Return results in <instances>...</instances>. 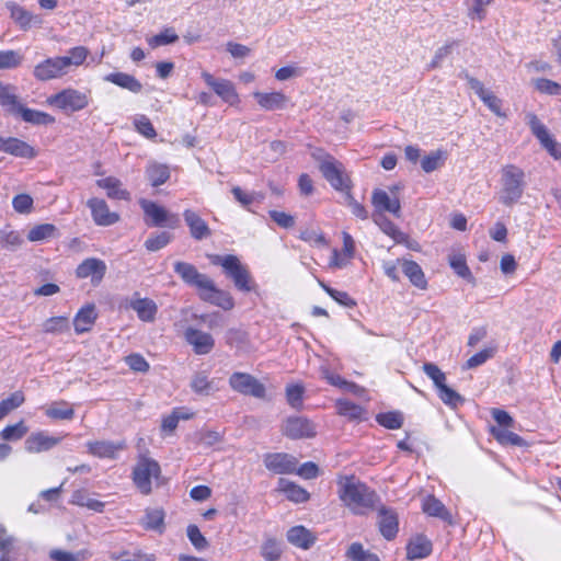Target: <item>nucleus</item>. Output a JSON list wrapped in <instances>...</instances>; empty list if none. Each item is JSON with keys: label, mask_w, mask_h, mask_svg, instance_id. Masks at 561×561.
<instances>
[{"label": "nucleus", "mask_w": 561, "mask_h": 561, "mask_svg": "<svg viewBox=\"0 0 561 561\" xmlns=\"http://www.w3.org/2000/svg\"><path fill=\"white\" fill-rule=\"evenodd\" d=\"M7 112L11 115L19 116L25 123L33 125H51L55 123V117L50 114L25 107L15 93L7 108Z\"/></svg>", "instance_id": "nucleus-10"}, {"label": "nucleus", "mask_w": 561, "mask_h": 561, "mask_svg": "<svg viewBox=\"0 0 561 561\" xmlns=\"http://www.w3.org/2000/svg\"><path fill=\"white\" fill-rule=\"evenodd\" d=\"M282 547L280 543L272 538H268L264 541L261 548V556L266 561H277L282 557Z\"/></svg>", "instance_id": "nucleus-56"}, {"label": "nucleus", "mask_w": 561, "mask_h": 561, "mask_svg": "<svg viewBox=\"0 0 561 561\" xmlns=\"http://www.w3.org/2000/svg\"><path fill=\"white\" fill-rule=\"evenodd\" d=\"M374 222L381 229V231L393 239L397 243L405 241L407 236L403 233L390 219L383 214H373Z\"/></svg>", "instance_id": "nucleus-37"}, {"label": "nucleus", "mask_w": 561, "mask_h": 561, "mask_svg": "<svg viewBox=\"0 0 561 561\" xmlns=\"http://www.w3.org/2000/svg\"><path fill=\"white\" fill-rule=\"evenodd\" d=\"M318 283L321 286V288H323V290L340 305H342L344 307H350V308H352L356 305L354 299L346 291H340V290L333 289L320 279H318Z\"/></svg>", "instance_id": "nucleus-57"}, {"label": "nucleus", "mask_w": 561, "mask_h": 561, "mask_svg": "<svg viewBox=\"0 0 561 561\" xmlns=\"http://www.w3.org/2000/svg\"><path fill=\"white\" fill-rule=\"evenodd\" d=\"M48 103L65 112H78L89 105V95L76 89H65L48 98Z\"/></svg>", "instance_id": "nucleus-6"}, {"label": "nucleus", "mask_w": 561, "mask_h": 561, "mask_svg": "<svg viewBox=\"0 0 561 561\" xmlns=\"http://www.w3.org/2000/svg\"><path fill=\"white\" fill-rule=\"evenodd\" d=\"M346 558L348 561H380L377 554L365 550L359 542H353L348 547Z\"/></svg>", "instance_id": "nucleus-50"}, {"label": "nucleus", "mask_w": 561, "mask_h": 561, "mask_svg": "<svg viewBox=\"0 0 561 561\" xmlns=\"http://www.w3.org/2000/svg\"><path fill=\"white\" fill-rule=\"evenodd\" d=\"M184 335L186 342L193 346L194 352L198 355H206L210 353L215 346L213 336L201 330L188 328Z\"/></svg>", "instance_id": "nucleus-24"}, {"label": "nucleus", "mask_w": 561, "mask_h": 561, "mask_svg": "<svg viewBox=\"0 0 561 561\" xmlns=\"http://www.w3.org/2000/svg\"><path fill=\"white\" fill-rule=\"evenodd\" d=\"M525 188V172L519 167L506 164L501 169L500 203L505 206H513L522 198Z\"/></svg>", "instance_id": "nucleus-2"}, {"label": "nucleus", "mask_w": 561, "mask_h": 561, "mask_svg": "<svg viewBox=\"0 0 561 561\" xmlns=\"http://www.w3.org/2000/svg\"><path fill=\"white\" fill-rule=\"evenodd\" d=\"M287 540L300 549H309L316 541V536L304 526H294L287 531Z\"/></svg>", "instance_id": "nucleus-33"}, {"label": "nucleus", "mask_w": 561, "mask_h": 561, "mask_svg": "<svg viewBox=\"0 0 561 561\" xmlns=\"http://www.w3.org/2000/svg\"><path fill=\"white\" fill-rule=\"evenodd\" d=\"M171 240H172V234L167 231L154 233V234H151L145 241V248L149 252H156V251H159V250L163 249L164 247H167L171 242Z\"/></svg>", "instance_id": "nucleus-54"}, {"label": "nucleus", "mask_w": 561, "mask_h": 561, "mask_svg": "<svg viewBox=\"0 0 561 561\" xmlns=\"http://www.w3.org/2000/svg\"><path fill=\"white\" fill-rule=\"evenodd\" d=\"M210 262L224 268L226 276L233 282L238 290L249 293L256 288L248 266L242 264L238 256L216 254L210 256Z\"/></svg>", "instance_id": "nucleus-3"}, {"label": "nucleus", "mask_w": 561, "mask_h": 561, "mask_svg": "<svg viewBox=\"0 0 561 561\" xmlns=\"http://www.w3.org/2000/svg\"><path fill=\"white\" fill-rule=\"evenodd\" d=\"M179 36L173 27H164L159 34L147 38V43L151 48L170 45L178 42Z\"/></svg>", "instance_id": "nucleus-48"}, {"label": "nucleus", "mask_w": 561, "mask_h": 561, "mask_svg": "<svg viewBox=\"0 0 561 561\" xmlns=\"http://www.w3.org/2000/svg\"><path fill=\"white\" fill-rule=\"evenodd\" d=\"M183 217L193 239L201 241L211 236L207 222L194 210L185 209Z\"/></svg>", "instance_id": "nucleus-25"}, {"label": "nucleus", "mask_w": 561, "mask_h": 561, "mask_svg": "<svg viewBox=\"0 0 561 561\" xmlns=\"http://www.w3.org/2000/svg\"><path fill=\"white\" fill-rule=\"evenodd\" d=\"M378 525L381 535L387 539L391 540L397 536L398 533V516L394 511L386 508L385 506L379 508Z\"/></svg>", "instance_id": "nucleus-27"}, {"label": "nucleus", "mask_w": 561, "mask_h": 561, "mask_svg": "<svg viewBox=\"0 0 561 561\" xmlns=\"http://www.w3.org/2000/svg\"><path fill=\"white\" fill-rule=\"evenodd\" d=\"M438 397L446 405L451 408H457L463 402L462 397L447 385L438 390Z\"/></svg>", "instance_id": "nucleus-64"}, {"label": "nucleus", "mask_w": 561, "mask_h": 561, "mask_svg": "<svg viewBox=\"0 0 561 561\" xmlns=\"http://www.w3.org/2000/svg\"><path fill=\"white\" fill-rule=\"evenodd\" d=\"M337 495L341 502L355 515L373 510L378 495L354 476H339Z\"/></svg>", "instance_id": "nucleus-1"}, {"label": "nucleus", "mask_w": 561, "mask_h": 561, "mask_svg": "<svg viewBox=\"0 0 561 561\" xmlns=\"http://www.w3.org/2000/svg\"><path fill=\"white\" fill-rule=\"evenodd\" d=\"M402 271L410 282L420 289H426L427 280L421 266L414 261H403Z\"/></svg>", "instance_id": "nucleus-38"}, {"label": "nucleus", "mask_w": 561, "mask_h": 561, "mask_svg": "<svg viewBox=\"0 0 561 561\" xmlns=\"http://www.w3.org/2000/svg\"><path fill=\"white\" fill-rule=\"evenodd\" d=\"M96 319V312L93 305H88L83 308H81L75 319H73V325L75 331L78 334H82L84 332H88L91 330L94 321Z\"/></svg>", "instance_id": "nucleus-35"}, {"label": "nucleus", "mask_w": 561, "mask_h": 561, "mask_svg": "<svg viewBox=\"0 0 561 561\" xmlns=\"http://www.w3.org/2000/svg\"><path fill=\"white\" fill-rule=\"evenodd\" d=\"M422 508L424 513L430 516L438 517L448 524H453V517L446 506L435 496L427 495L424 497L422 503Z\"/></svg>", "instance_id": "nucleus-34"}, {"label": "nucleus", "mask_w": 561, "mask_h": 561, "mask_svg": "<svg viewBox=\"0 0 561 561\" xmlns=\"http://www.w3.org/2000/svg\"><path fill=\"white\" fill-rule=\"evenodd\" d=\"M305 389L301 385H290L286 388V399L288 404L294 409H300L302 407Z\"/></svg>", "instance_id": "nucleus-63"}, {"label": "nucleus", "mask_w": 561, "mask_h": 561, "mask_svg": "<svg viewBox=\"0 0 561 561\" xmlns=\"http://www.w3.org/2000/svg\"><path fill=\"white\" fill-rule=\"evenodd\" d=\"M129 307L137 313V317L144 322H153L158 312L157 304L149 298H134Z\"/></svg>", "instance_id": "nucleus-29"}, {"label": "nucleus", "mask_w": 561, "mask_h": 561, "mask_svg": "<svg viewBox=\"0 0 561 561\" xmlns=\"http://www.w3.org/2000/svg\"><path fill=\"white\" fill-rule=\"evenodd\" d=\"M376 420L381 426L389 430L400 428L403 424V417L399 412L380 413Z\"/></svg>", "instance_id": "nucleus-60"}, {"label": "nucleus", "mask_w": 561, "mask_h": 561, "mask_svg": "<svg viewBox=\"0 0 561 561\" xmlns=\"http://www.w3.org/2000/svg\"><path fill=\"white\" fill-rule=\"evenodd\" d=\"M508 428L510 427L502 428L497 426H492L490 428V432L501 445L524 446V438L517 435L516 433L511 432Z\"/></svg>", "instance_id": "nucleus-41"}, {"label": "nucleus", "mask_w": 561, "mask_h": 561, "mask_svg": "<svg viewBox=\"0 0 561 561\" xmlns=\"http://www.w3.org/2000/svg\"><path fill=\"white\" fill-rule=\"evenodd\" d=\"M104 80L133 93L142 91L141 82L133 75L126 72H112L104 77Z\"/></svg>", "instance_id": "nucleus-32"}, {"label": "nucleus", "mask_w": 561, "mask_h": 561, "mask_svg": "<svg viewBox=\"0 0 561 561\" xmlns=\"http://www.w3.org/2000/svg\"><path fill=\"white\" fill-rule=\"evenodd\" d=\"M460 77L467 80L468 85L474 91L480 100L499 117H505L502 111V100L499 99L492 91L484 88L483 83L471 77L468 72L460 73Z\"/></svg>", "instance_id": "nucleus-12"}, {"label": "nucleus", "mask_w": 561, "mask_h": 561, "mask_svg": "<svg viewBox=\"0 0 561 561\" xmlns=\"http://www.w3.org/2000/svg\"><path fill=\"white\" fill-rule=\"evenodd\" d=\"M107 271L105 262L98 257L83 260L76 268L75 274L79 279L90 278L93 286L102 283Z\"/></svg>", "instance_id": "nucleus-14"}, {"label": "nucleus", "mask_w": 561, "mask_h": 561, "mask_svg": "<svg viewBox=\"0 0 561 561\" xmlns=\"http://www.w3.org/2000/svg\"><path fill=\"white\" fill-rule=\"evenodd\" d=\"M24 394L21 391H15L7 399H3L0 402V420L3 419L12 410L19 408L24 402Z\"/></svg>", "instance_id": "nucleus-58"}, {"label": "nucleus", "mask_w": 561, "mask_h": 561, "mask_svg": "<svg viewBox=\"0 0 561 561\" xmlns=\"http://www.w3.org/2000/svg\"><path fill=\"white\" fill-rule=\"evenodd\" d=\"M160 474L161 469L156 460L140 457L133 470V481L141 494L148 495L152 492V484L159 480Z\"/></svg>", "instance_id": "nucleus-4"}, {"label": "nucleus", "mask_w": 561, "mask_h": 561, "mask_svg": "<svg viewBox=\"0 0 561 561\" xmlns=\"http://www.w3.org/2000/svg\"><path fill=\"white\" fill-rule=\"evenodd\" d=\"M259 105L266 111L283 110L288 103V98L282 92H254Z\"/></svg>", "instance_id": "nucleus-31"}, {"label": "nucleus", "mask_w": 561, "mask_h": 561, "mask_svg": "<svg viewBox=\"0 0 561 561\" xmlns=\"http://www.w3.org/2000/svg\"><path fill=\"white\" fill-rule=\"evenodd\" d=\"M42 327L45 333L60 334L69 330V321L68 318L62 316L53 317L47 319Z\"/></svg>", "instance_id": "nucleus-55"}, {"label": "nucleus", "mask_w": 561, "mask_h": 561, "mask_svg": "<svg viewBox=\"0 0 561 561\" xmlns=\"http://www.w3.org/2000/svg\"><path fill=\"white\" fill-rule=\"evenodd\" d=\"M88 451L99 458H115L125 448L124 442L93 440L87 443Z\"/></svg>", "instance_id": "nucleus-26"}, {"label": "nucleus", "mask_w": 561, "mask_h": 561, "mask_svg": "<svg viewBox=\"0 0 561 561\" xmlns=\"http://www.w3.org/2000/svg\"><path fill=\"white\" fill-rule=\"evenodd\" d=\"M88 55H89V50L84 46H76V47L69 49L67 56H61L62 61H65L67 71H69V68L71 66H73V67L81 66L85 61Z\"/></svg>", "instance_id": "nucleus-49"}, {"label": "nucleus", "mask_w": 561, "mask_h": 561, "mask_svg": "<svg viewBox=\"0 0 561 561\" xmlns=\"http://www.w3.org/2000/svg\"><path fill=\"white\" fill-rule=\"evenodd\" d=\"M228 382L233 391L243 396H251L257 399L265 397V386L248 373H233L229 377Z\"/></svg>", "instance_id": "nucleus-8"}, {"label": "nucleus", "mask_w": 561, "mask_h": 561, "mask_svg": "<svg viewBox=\"0 0 561 561\" xmlns=\"http://www.w3.org/2000/svg\"><path fill=\"white\" fill-rule=\"evenodd\" d=\"M87 206L91 210V216L98 226H112L119 220V215L116 211H111L107 203L98 197L90 198Z\"/></svg>", "instance_id": "nucleus-20"}, {"label": "nucleus", "mask_w": 561, "mask_h": 561, "mask_svg": "<svg viewBox=\"0 0 561 561\" xmlns=\"http://www.w3.org/2000/svg\"><path fill=\"white\" fill-rule=\"evenodd\" d=\"M198 297L224 310H231L234 307V300L230 293L218 288L213 279L198 293Z\"/></svg>", "instance_id": "nucleus-19"}, {"label": "nucleus", "mask_w": 561, "mask_h": 561, "mask_svg": "<svg viewBox=\"0 0 561 561\" xmlns=\"http://www.w3.org/2000/svg\"><path fill=\"white\" fill-rule=\"evenodd\" d=\"M67 73L61 56L48 57L35 65L33 69V77L38 81H50Z\"/></svg>", "instance_id": "nucleus-13"}, {"label": "nucleus", "mask_w": 561, "mask_h": 561, "mask_svg": "<svg viewBox=\"0 0 561 561\" xmlns=\"http://www.w3.org/2000/svg\"><path fill=\"white\" fill-rule=\"evenodd\" d=\"M264 466L267 470L277 474H287L296 471L297 459L286 453H270L264 455Z\"/></svg>", "instance_id": "nucleus-16"}, {"label": "nucleus", "mask_w": 561, "mask_h": 561, "mask_svg": "<svg viewBox=\"0 0 561 561\" xmlns=\"http://www.w3.org/2000/svg\"><path fill=\"white\" fill-rule=\"evenodd\" d=\"M432 552V543L424 537H417L410 541L407 547V557L410 560H417L427 557Z\"/></svg>", "instance_id": "nucleus-39"}, {"label": "nucleus", "mask_w": 561, "mask_h": 561, "mask_svg": "<svg viewBox=\"0 0 561 561\" xmlns=\"http://www.w3.org/2000/svg\"><path fill=\"white\" fill-rule=\"evenodd\" d=\"M60 440V437L48 435L46 432H35L24 440V449L30 454H38L50 450Z\"/></svg>", "instance_id": "nucleus-22"}, {"label": "nucleus", "mask_w": 561, "mask_h": 561, "mask_svg": "<svg viewBox=\"0 0 561 561\" xmlns=\"http://www.w3.org/2000/svg\"><path fill=\"white\" fill-rule=\"evenodd\" d=\"M371 204L375 208L373 214L390 213L397 218L401 216V203L398 196H390L383 190L376 188L371 194Z\"/></svg>", "instance_id": "nucleus-18"}, {"label": "nucleus", "mask_w": 561, "mask_h": 561, "mask_svg": "<svg viewBox=\"0 0 561 561\" xmlns=\"http://www.w3.org/2000/svg\"><path fill=\"white\" fill-rule=\"evenodd\" d=\"M534 87L540 93L549 95H561V84L556 81L546 78H539L534 80Z\"/></svg>", "instance_id": "nucleus-62"}, {"label": "nucleus", "mask_w": 561, "mask_h": 561, "mask_svg": "<svg viewBox=\"0 0 561 561\" xmlns=\"http://www.w3.org/2000/svg\"><path fill=\"white\" fill-rule=\"evenodd\" d=\"M57 236V228L53 224H42L33 227L28 233L27 239L31 242H39Z\"/></svg>", "instance_id": "nucleus-46"}, {"label": "nucleus", "mask_w": 561, "mask_h": 561, "mask_svg": "<svg viewBox=\"0 0 561 561\" xmlns=\"http://www.w3.org/2000/svg\"><path fill=\"white\" fill-rule=\"evenodd\" d=\"M146 174L152 186H159L169 180L170 170L165 164L152 162L148 164Z\"/></svg>", "instance_id": "nucleus-42"}, {"label": "nucleus", "mask_w": 561, "mask_h": 561, "mask_svg": "<svg viewBox=\"0 0 561 561\" xmlns=\"http://www.w3.org/2000/svg\"><path fill=\"white\" fill-rule=\"evenodd\" d=\"M0 151L25 159H33L37 156L33 146L15 137H0Z\"/></svg>", "instance_id": "nucleus-21"}, {"label": "nucleus", "mask_w": 561, "mask_h": 561, "mask_svg": "<svg viewBox=\"0 0 561 561\" xmlns=\"http://www.w3.org/2000/svg\"><path fill=\"white\" fill-rule=\"evenodd\" d=\"M285 436L291 439L311 438L317 434L316 425L304 416H289L282 426Z\"/></svg>", "instance_id": "nucleus-11"}, {"label": "nucleus", "mask_w": 561, "mask_h": 561, "mask_svg": "<svg viewBox=\"0 0 561 561\" xmlns=\"http://www.w3.org/2000/svg\"><path fill=\"white\" fill-rule=\"evenodd\" d=\"M191 389L201 396H211L219 391V380L209 379L205 371L195 373L190 382Z\"/></svg>", "instance_id": "nucleus-28"}, {"label": "nucleus", "mask_w": 561, "mask_h": 561, "mask_svg": "<svg viewBox=\"0 0 561 561\" xmlns=\"http://www.w3.org/2000/svg\"><path fill=\"white\" fill-rule=\"evenodd\" d=\"M164 511L162 508H147L140 525L147 530L162 534L164 530Z\"/></svg>", "instance_id": "nucleus-36"}, {"label": "nucleus", "mask_w": 561, "mask_h": 561, "mask_svg": "<svg viewBox=\"0 0 561 561\" xmlns=\"http://www.w3.org/2000/svg\"><path fill=\"white\" fill-rule=\"evenodd\" d=\"M335 405L337 413L350 420H362L364 417L365 410L350 400L340 399Z\"/></svg>", "instance_id": "nucleus-43"}, {"label": "nucleus", "mask_w": 561, "mask_h": 561, "mask_svg": "<svg viewBox=\"0 0 561 561\" xmlns=\"http://www.w3.org/2000/svg\"><path fill=\"white\" fill-rule=\"evenodd\" d=\"M423 371L433 380L437 390L446 385V376L437 365L433 363H425L423 365Z\"/></svg>", "instance_id": "nucleus-61"}, {"label": "nucleus", "mask_w": 561, "mask_h": 561, "mask_svg": "<svg viewBox=\"0 0 561 561\" xmlns=\"http://www.w3.org/2000/svg\"><path fill=\"white\" fill-rule=\"evenodd\" d=\"M5 8L10 12V18L23 31H27L34 25L42 24V20L37 15H34L31 11L16 2L8 1Z\"/></svg>", "instance_id": "nucleus-23"}, {"label": "nucleus", "mask_w": 561, "mask_h": 561, "mask_svg": "<svg viewBox=\"0 0 561 561\" xmlns=\"http://www.w3.org/2000/svg\"><path fill=\"white\" fill-rule=\"evenodd\" d=\"M446 159V153L443 150L432 151L421 160V167L424 172L430 173L439 169Z\"/></svg>", "instance_id": "nucleus-51"}, {"label": "nucleus", "mask_w": 561, "mask_h": 561, "mask_svg": "<svg viewBox=\"0 0 561 561\" xmlns=\"http://www.w3.org/2000/svg\"><path fill=\"white\" fill-rule=\"evenodd\" d=\"M279 490L286 494L288 500L295 503H305L310 497L304 488L285 479L279 480Z\"/></svg>", "instance_id": "nucleus-40"}, {"label": "nucleus", "mask_w": 561, "mask_h": 561, "mask_svg": "<svg viewBox=\"0 0 561 561\" xmlns=\"http://www.w3.org/2000/svg\"><path fill=\"white\" fill-rule=\"evenodd\" d=\"M72 503L99 513H102L105 507V503L96 499H92L80 491L73 493Z\"/></svg>", "instance_id": "nucleus-53"}, {"label": "nucleus", "mask_w": 561, "mask_h": 561, "mask_svg": "<svg viewBox=\"0 0 561 561\" xmlns=\"http://www.w3.org/2000/svg\"><path fill=\"white\" fill-rule=\"evenodd\" d=\"M46 415L54 420H71L75 415V410L70 403L66 401L54 402L46 410Z\"/></svg>", "instance_id": "nucleus-45"}, {"label": "nucleus", "mask_w": 561, "mask_h": 561, "mask_svg": "<svg viewBox=\"0 0 561 561\" xmlns=\"http://www.w3.org/2000/svg\"><path fill=\"white\" fill-rule=\"evenodd\" d=\"M312 157L319 161V169L322 175L333 188L344 191L348 187V179L344 174L342 163L322 150L314 151Z\"/></svg>", "instance_id": "nucleus-5"}, {"label": "nucleus", "mask_w": 561, "mask_h": 561, "mask_svg": "<svg viewBox=\"0 0 561 561\" xmlns=\"http://www.w3.org/2000/svg\"><path fill=\"white\" fill-rule=\"evenodd\" d=\"M24 240L19 231L11 229L0 230V248L9 251H15L23 244Z\"/></svg>", "instance_id": "nucleus-44"}, {"label": "nucleus", "mask_w": 561, "mask_h": 561, "mask_svg": "<svg viewBox=\"0 0 561 561\" xmlns=\"http://www.w3.org/2000/svg\"><path fill=\"white\" fill-rule=\"evenodd\" d=\"M22 61L23 56L16 50L0 51V70L18 68Z\"/></svg>", "instance_id": "nucleus-59"}, {"label": "nucleus", "mask_w": 561, "mask_h": 561, "mask_svg": "<svg viewBox=\"0 0 561 561\" xmlns=\"http://www.w3.org/2000/svg\"><path fill=\"white\" fill-rule=\"evenodd\" d=\"M96 185L106 191V195L112 199L129 201L130 193L123 187V183L115 176H107L96 181Z\"/></svg>", "instance_id": "nucleus-30"}, {"label": "nucleus", "mask_w": 561, "mask_h": 561, "mask_svg": "<svg viewBox=\"0 0 561 561\" xmlns=\"http://www.w3.org/2000/svg\"><path fill=\"white\" fill-rule=\"evenodd\" d=\"M174 272L188 286L195 287L197 294L206 287L210 278L197 271V268L187 262L178 261L174 263Z\"/></svg>", "instance_id": "nucleus-17"}, {"label": "nucleus", "mask_w": 561, "mask_h": 561, "mask_svg": "<svg viewBox=\"0 0 561 561\" xmlns=\"http://www.w3.org/2000/svg\"><path fill=\"white\" fill-rule=\"evenodd\" d=\"M140 206L145 213V216L150 220H147L149 226L154 227H168L174 229L180 225V218L176 214L169 213L164 207L158 205L154 202L142 199Z\"/></svg>", "instance_id": "nucleus-9"}, {"label": "nucleus", "mask_w": 561, "mask_h": 561, "mask_svg": "<svg viewBox=\"0 0 561 561\" xmlns=\"http://www.w3.org/2000/svg\"><path fill=\"white\" fill-rule=\"evenodd\" d=\"M28 432V427L25 425L24 421H20L13 425L5 426L0 432V438L3 440L15 442L21 439Z\"/></svg>", "instance_id": "nucleus-52"}, {"label": "nucleus", "mask_w": 561, "mask_h": 561, "mask_svg": "<svg viewBox=\"0 0 561 561\" xmlns=\"http://www.w3.org/2000/svg\"><path fill=\"white\" fill-rule=\"evenodd\" d=\"M449 265L454 272L461 278L469 282L473 280L472 273L467 265V261L463 254L454 253L449 255Z\"/></svg>", "instance_id": "nucleus-47"}, {"label": "nucleus", "mask_w": 561, "mask_h": 561, "mask_svg": "<svg viewBox=\"0 0 561 561\" xmlns=\"http://www.w3.org/2000/svg\"><path fill=\"white\" fill-rule=\"evenodd\" d=\"M202 78L224 102L230 105H234L239 102V95L231 81L227 79H216L207 71L202 72Z\"/></svg>", "instance_id": "nucleus-15"}, {"label": "nucleus", "mask_w": 561, "mask_h": 561, "mask_svg": "<svg viewBox=\"0 0 561 561\" xmlns=\"http://www.w3.org/2000/svg\"><path fill=\"white\" fill-rule=\"evenodd\" d=\"M525 119L533 135L539 140L540 145L549 152L550 156L556 160H559L561 158V145L552 138L545 124L535 113H527Z\"/></svg>", "instance_id": "nucleus-7"}]
</instances>
